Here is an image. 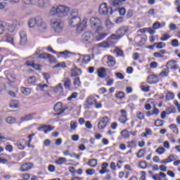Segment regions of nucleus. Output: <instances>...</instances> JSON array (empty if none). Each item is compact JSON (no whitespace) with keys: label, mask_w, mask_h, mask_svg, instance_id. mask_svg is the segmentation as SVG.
<instances>
[{"label":"nucleus","mask_w":180,"mask_h":180,"mask_svg":"<svg viewBox=\"0 0 180 180\" xmlns=\"http://www.w3.org/2000/svg\"><path fill=\"white\" fill-rule=\"evenodd\" d=\"M146 82H148V84H150V85L157 84V82H158V77L157 76V75H150L147 77Z\"/></svg>","instance_id":"dca6fc26"},{"label":"nucleus","mask_w":180,"mask_h":180,"mask_svg":"<svg viewBox=\"0 0 180 180\" xmlns=\"http://www.w3.org/2000/svg\"><path fill=\"white\" fill-rule=\"evenodd\" d=\"M110 122V119L108 117L105 116L101 117L98 123V129H99V130H103Z\"/></svg>","instance_id":"1a4fd4ad"},{"label":"nucleus","mask_w":180,"mask_h":180,"mask_svg":"<svg viewBox=\"0 0 180 180\" xmlns=\"http://www.w3.org/2000/svg\"><path fill=\"white\" fill-rule=\"evenodd\" d=\"M140 88L143 92H148L150 91V86L143 82L140 84Z\"/></svg>","instance_id":"72a5a7b5"},{"label":"nucleus","mask_w":180,"mask_h":180,"mask_svg":"<svg viewBox=\"0 0 180 180\" xmlns=\"http://www.w3.org/2000/svg\"><path fill=\"white\" fill-rule=\"evenodd\" d=\"M154 46H155L156 49H165L166 45H165V43L164 42H158V43L155 42L154 44Z\"/></svg>","instance_id":"49530a36"},{"label":"nucleus","mask_w":180,"mask_h":180,"mask_svg":"<svg viewBox=\"0 0 180 180\" xmlns=\"http://www.w3.org/2000/svg\"><path fill=\"white\" fill-rule=\"evenodd\" d=\"M9 33L11 32H8L6 34V41L13 47H16V41H15V37H13V35L9 34Z\"/></svg>","instance_id":"ddd939ff"},{"label":"nucleus","mask_w":180,"mask_h":180,"mask_svg":"<svg viewBox=\"0 0 180 180\" xmlns=\"http://www.w3.org/2000/svg\"><path fill=\"white\" fill-rule=\"evenodd\" d=\"M155 152L159 154V155H161L165 153V148L162 147H160L158 149H156Z\"/></svg>","instance_id":"bf43d9fd"},{"label":"nucleus","mask_w":180,"mask_h":180,"mask_svg":"<svg viewBox=\"0 0 180 180\" xmlns=\"http://www.w3.org/2000/svg\"><path fill=\"white\" fill-rule=\"evenodd\" d=\"M98 47L102 49H109L111 46H113L112 41H105L98 44Z\"/></svg>","instance_id":"393cba45"},{"label":"nucleus","mask_w":180,"mask_h":180,"mask_svg":"<svg viewBox=\"0 0 180 180\" xmlns=\"http://www.w3.org/2000/svg\"><path fill=\"white\" fill-rule=\"evenodd\" d=\"M27 67H32L35 70H41V66L38 64H34V57H29L27 61L25 63Z\"/></svg>","instance_id":"9b49d317"},{"label":"nucleus","mask_w":180,"mask_h":180,"mask_svg":"<svg viewBox=\"0 0 180 180\" xmlns=\"http://www.w3.org/2000/svg\"><path fill=\"white\" fill-rule=\"evenodd\" d=\"M53 110H55V112H59V113H58V115H63V113H64L65 110L63 109V103H57L54 108Z\"/></svg>","instance_id":"5701e85b"},{"label":"nucleus","mask_w":180,"mask_h":180,"mask_svg":"<svg viewBox=\"0 0 180 180\" xmlns=\"http://www.w3.org/2000/svg\"><path fill=\"white\" fill-rule=\"evenodd\" d=\"M169 74V70L167 69L166 70H163L162 72L160 73V77H168Z\"/></svg>","instance_id":"338daca9"},{"label":"nucleus","mask_w":180,"mask_h":180,"mask_svg":"<svg viewBox=\"0 0 180 180\" xmlns=\"http://www.w3.org/2000/svg\"><path fill=\"white\" fill-rule=\"evenodd\" d=\"M121 136L124 137V139H129L130 137V134L128 132L127 130H123L121 132Z\"/></svg>","instance_id":"6e6d98bb"},{"label":"nucleus","mask_w":180,"mask_h":180,"mask_svg":"<svg viewBox=\"0 0 180 180\" xmlns=\"http://www.w3.org/2000/svg\"><path fill=\"white\" fill-rule=\"evenodd\" d=\"M107 57V60H106V65L107 67H115V65H116V59L110 56V55H108L106 56Z\"/></svg>","instance_id":"4468645a"},{"label":"nucleus","mask_w":180,"mask_h":180,"mask_svg":"<svg viewBox=\"0 0 180 180\" xmlns=\"http://www.w3.org/2000/svg\"><path fill=\"white\" fill-rule=\"evenodd\" d=\"M79 72H81V69L76 68L72 70L71 75L72 77H77V75H79Z\"/></svg>","instance_id":"37998d69"},{"label":"nucleus","mask_w":180,"mask_h":180,"mask_svg":"<svg viewBox=\"0 0 180 180\" xmlns=\"http://www.w3.org/2000/svg\"><path fill=\"white\" fill-rule=\"evenodd\" d=\"M64 86L65 89H70V88H71V80L70 79H66L65 80Z\"/></svg>","instance_id":"a18cd8bd"},{"label":"nucleus","mask_w":180,"mask_h":180,"mask_svg":"<svg viewBox=\"0 0 180 180\" xmlns=\"http://www.w3.org/2000/svg\"><path fill=\"white\" fill-rule=\"evenodd\" d=\"M7 78L10 82H15V81L16 80V77H15V75H8L7 76Z\"/></svg>","instance_id":"0e129e2a"},{"label":"nucleus","mask_w":180,"mask_h":180,"mask_svg":"<svg viewBox=\"0 0 180 180\" xmlns=\"http://www.w3.org/2000/svg\"><path fill=\"white\" fill-rule=\"evenodd\" d=\"M145 154H146V150L140 149L138 151V153H136V157H138V158H141L144 157Z\"/></svg>","instance_id":"09e8293b"},{"label":"nucleus","mask_w":180,"mask_h":180,"mask_svg":"<svg viewBox=\"0 0 180 180\" xmlns=\"http://www.w3.org/2000/svg\"><path fill=\"white\" fill-rule=\"evenodd\" d=\"M51 25L56 33H61L63 29H64V22L61 20H52Z\"/></svg>","instance_id":"0eeeda50"},{"label":"nucleus","mask_w":180,"mask_h":180,"mask_svg":"<svg viewBox=\"0 0 180 180\" xmlns=\"http://www.w3.org/2000/svg\"><path fill=\"white\" fill-rule=\"evenodd\" d=\"M37 130H39V131H41V130H43L44 133L47 134L49 131L54 130V127H51L50 125H42L41 127L37 128Z\"/></svg>","instance_id":"f3484780"},{"label":"nucleus","mask_w":180,"mask_h":180,"mask_svg":"<svg viewBox=\"0 0 180 180\" xmlns=\"http://www.w3.org/2000/svg\"><path fill=\"white\" fill-rule=\"evenodd\" d=\"M32 168H33V164H32V163H25V164H23L20 167V171L21 172H26L32 169Z\"/></svg>","instance_id":"6ab92c4d"},{"label":"nucleus","mask_w":180,"mask_h":180,"mask_svg":"<svg viewBox=\"0 0 180 180\" xmlns=\"http://www.w3.org/2000/svg\"><path fill=\"white\" fill-rule=\"evenodd\" d=\"M174 96H175V95L174 94V93L168 91L166 94V100L172 101V99H174Z\"/></svg>","instance_id":"8fccbe9b"},{"label":"nucleus","mask_w":180,"mask_h":180,"mask_svg":"<svg viewBox=\"0 0 180 180\" xmlns=\"http://www.w3.org/2000/svg\"><path fill=\"white\" fill-rule=\"evenodd\" d=\"M117 53V56H123V51L119 48H116L114 51Z\"/></svg>","instance_id":"774afa93"},{"label":"nucleus","mask_w":180,"mask_h":180,"mask_svg":"<svg viewBox=\"0 0 180 180\" xmlns=\"http://www.w3.org/2000/svg\"><path fill=\"white\" fill-rule=\"evenodd\" d=\"M73 85L75 88H79V86H81V80L79 79V77H75L74 79Z\"/></svg>","instance_id":"a19ab883"},{"label":"nucleus","mask_w":180,"mask_h":180,"mask_svg":"<svg viewBox=\"0 0 180 180\" xmlns=\"http://www.w3.org/2000/svg\"><path fill=\"white\" fill-rule=\"evenodd\" d=\"M24 5H34V1L33 0H22Z\"/></svg>","instance_id":"69168bd1"},{"label":"nucleus","mask_w":180,"mask_h":180,"mask_svg":"<svg viewBox=\"0 0 180 180\" xmlns=\"http://www.w3.org/2000/svg\"><path fill=\"white\" fill-rule=\"evenodd\" d=\"M165 53H167V51L164 49L160 50L159 52H155L153 57H155V58H162L164 57L163 54H165Z\"/></svg>","instance_id":"cd10ccee"},{"label":"nucleus","mask_w":180,"mask_h":180,"mask_svg":"<svg viewBox=\"0 0 180 180\" xmlns=\"http://www.w3.org/2000/svg\"><path fill=\"white\" fill-rule=\"evenodd\" d=\"M115 96L118 99H123V98H124V93L122 91H118L116 93Z\"/></svg>","instance_id":"13d9d810"},{"label":"nucleus","mask_w":180,"mask_h":180,"mask_svg":"<svg viewBox=\"0 0 180 180\" xmlns=\"http://www.w3.org/2000/svg\"><path fill=\"white\" fill-rule=\"evenodd\" d=\"M97 75L99 78H105L106 77V68H99L97 70Z\"/></svg>","instance_id":"a878e982"},{"label":"nucleus","mask_w":180,"mask_h":180,"mask_svg":"<svg viewBox=\"0 0 180 180\" xmlns=\"http://www.w3.org/2000/svg\"><path fill=\"white\" fill-rule=\"evenodd\" d=\"M89 25L91 29L95 30V33L103 32V27L101 25L102 21L98 17H91L89 20Z\"/></svg>","instance_id":"20e7f679"},{"label":"nucleus","mask_w":180,"mask_h":180,"mask_svg":"<svg viewBox=\"0 0 180 180\" xmlns=\"http://www.w3.org/2000/svg\"><path fill=\"white\" fill-rule=\"evenodd\" d=\"M169 129H171L172 131L174 134H179V130L178 129V126H176V124H172L169 126Z\"/></svg>","instance_id":"473e14b6"},{"label":"nucleus","mask_w":180,"mask_h":180,"mask_svg":"<svg viewBox=\"0 0 180 180\" xmlns=\"http://www.w3.org/2000/svg\"><path fill=\"white\" fill-rule=\"evenodd\" d=\"M82 40L87 44L95 43V33L91 31L85 32L82 36Z\"/></svg>","instance_id":"39448f33"},{"label":"nucleus","mask_w":180,"mask_h":180,"mask_svg":"<svg viewBox=\"0 0 180 180\" xmlns=\"http://www.w3.org/2000/svg\"><path fill=\"white\" fill-rule=\"evenodd\" d=\"M166 178H167V174H165L162 172H159V174H156L153 176V179L154 180H168Z\"/></svg>","instance_id":"aec40b11"},{"label":"nucleus","mask_w":180,"mask_h":180,"mask_svg":"<svg viewBox=\"0 0 180 180\" xmlns=\"http://www.w3.org/2000/svg\"><path fill=\"white\" fill-rule=\"evenodd\" d=\"M9 106L11 109H17L19 106V102L18 101L13 100L10 102Z\"/></svg>","instance_id":"58836bf2"},{"label":"nucleus","mask_w":180,"mask_h":180,"mask_svg":"<svg viewBox=\"0 0 180 180\" xmlns=\"http://www.w3.org/2000/svg\"><path fill=\"white\" fill-rule=\"evenodd\" d=\"M77 127H78V122H77V121H71L70 122L71 130H77Z\"/></svg>","instance_id":"3c124183"},{"label":"nucleus","mask_w":180,"mask_h":180,"mask_svg":"<svg viewBox=\"0 0 180 180\" xmlns=\"http://www.w3.org/2000/svg\"><path fill=\"white\" fill-rule=\"evenodd\" d=\"M164 26H165V22H155L153 25V27L155 30H157L158 29H161V27H164Z\"/></svg>","instance_id":"f704fd0d"},{"label":"nucleus","mask_w":180,"mask_h":180,"mask_svg":"<svg viewBox=\"0 0 180 180\" xmlns=\"http://www.w3.org/2000/svg\"><path fill=\"white\" fill-rule=\"evenodd\" d=\"M27 43V34H26V31H20V46H25Z\"/></svg>","instance_id":"f8f14e48"},{"label":"nucleus","mask_w":180,"mask_h":180,"mask_svg":"<svg viewBox=\"0 0 180 180\" xmlns=\"http://www.w3.org/2000/svg\"><path fill=\"white\" fill-rule=\"evenodd\" d=\"M34 136V134H32L31 135L28 136L29 141L28 142L26 140L22 139L20 140L17 143V147L19 150H25V146L30 148V143H32V137Z\"/></svg>","instance_id":"6e6552de"},{"label":"nucleus","mask_w":180,"mask_h":180,"mask_svg":"<svg viewBox=\"0 0 180 180\" xmlns=\"http://www.w3.org/2000/svg\"><path fill=\"white\" fill-rule=\"evenodd\" d=\"M78 98V93L73 92L68 98V101H72V99H77Z\"/></svg>","instance_id":"603ef678"},{"label":"nucleus","mask_w":180,"mask_h":180,"mask_svg":"<svg viewBox=\"0 0 180 180\" xmlns=\"http://www.w3.org/2000/svg\"><path fill=\"white\" fill-rule=\"evenodd\" d=\"M128 32H130V27H122L119 28L118 30H117V35L112 34L110 37V39L111 40H116L120 39L121 37H122V36H124L126 33H128Z\"/></svg>","instance_id":"423d86ee"},{"label":"nucleus","mask_w":180,"mask_h":180,"mask_svg":"<svg viewBox=\"0 0 180 180\" xmlns=\"http://www.w3.org/2000/svg\"><path fill=\"white\" fill-rule=\"evenodd\" d=\"M175 160H176L175 155L172 154L169 155L166 159L161 160L160 164H169V162H172V161H175Z\"/></svg>","instance_id":"4be33fe9"},{"label":"nucleus","mask_w":180,"mask_h":180,"mask_svg":"<svg viewBox=\"0 0 180 180\" xmlns=\"http://www.w3.org/2000/svg\"><path fill=\"white\" fill-rule=\"evenodd\" d=\"M109 164L108 162H103L101 165V169L99 171V174L103 175L105 174H108L109 170L108 169Z\"/></svg>","instance_id":"b1692460"},{"label":"nucleus","mask_w":180,"mask_h":180,"mask_svg":"<svg viewBox=\"0 0 180 180\" xmlns=\"http://www.w3.org/2000/svg\"><path fill=\"white\" fill-rule=\"evenodd\" d=\"M137 146V144L136 143V140H132L129 142H128V148H136V147Z\"/></svg>","instance_id":"c03bdc74"},{"label":"nucleus","mask_w":180,"mask_h":180,"mask_svg":"<svg viewBox=\"0 0 180 180\" xmlns=\"http://www.w3.org/2000/svg\"><path fill=\"white\" fill-rule=\"evenodd\" d=\"M164 125V122H162V120H157L156 121H155V126L156 127H160L161 126Z\"/></svg>","instance_id":"e2e57ef3"},{"label":"nucleus","mask_w":180,"mask_h":180,"mask_svg":"<svg viewBox=\"0 0 180 180\" xmlns=\"http://www.w3.org/2000/svg\"><path fill=\"white\" fill-rule=\"evenodd\" d=\"M169 39H171V36L168 34H165L160 38L161 41H167Z\"/></svg>","instance_id":"4d7b16f0"},{"label":"nucleus","mask_w":180,"mask_h":180,"mask_svg":"<svg viewBox=\"0 0 180 180\" xmlns=\"http://www.w3.org/2000/svg\"><path fill=\"white\" fill-rule=\"evenodd\" d=\"M33 119V114L27 115L21 117L20 123H23V122H29Z\"/></svg>","instance_id":"c756f323"},{"label":"nucleus","mask_w":180,"mask_h":180,"mask_svg":"<svg viewBox=\"0 0 180 180\" xmlns=\"http://www.w3.org/2000/svg\"><path fill=\"white\" fill-rule=\"evenodd\" d=\"M105 26L107 29H112V27H113V23L110 22V20H106Z\"/></svg>","instance_id":"680f3d73"},{"label":"nucleus","mask_w":180,"mask_h":180,"mask_svg":"<svg viewBox=\"0 0 180 180\" xmlns=\"http://www.w3.org/2000/svg\"><path fill=\"white\" fill-rule=\"evenodd\" d=\"M58 15V7H52L49 11V16H56Z\"/></svg>","instance_id":"c9c22d12"},{"label":"nucleus","mask_w":180,"mask_h":180,"mask_svg":"<svg viewBox=\"0 0 180 180\" xmlns=\"http://www.w3.org/2000/svg\"><path fill=\"white\" fill-rule=\"evenodd\" d=\"M67 163V158H59L55 160V164L56 165H64Z\"/></svg>","instance_id":"c85d7f7f"},{"label":"nucleus","mask_w":180,"mask_h":180,"mask_svg":"<svg viewBox=\"0 0 180 180\" xmlns=\"http://www.w3.org/2000/svg\"><path fill=\"white\" fill-rule=\"evenodd\" d=\"M143 137H147V136H151L153 134V131L150 129L146 128L145 132L143 133Z\"/></svg>","instance_id":"864d4df0"},{"label":"nucleus","mask_w":180,"mask_h":180,"mask_svg":"<svg viewBox=\"0 0 180 180\" xmlns=\"http://www.w3.org/2000/svg\"><path fill=\"white\" fill-rule=\"evenodd\" d=\"M69 25L70 27H76L77 32H82L88 26V19L84 18L81 22V18L78 16H75L70 19Z\"/></svg>","instance_id":"f257e3e1"},{"label":"nucleus","mask_w":180,"mask_h":180,"mask_svg":"<svg viewBox=\"0 0 180 180\" xmlns=\"http://www.w3.org/2000/svg\"><path fill=\"white\" fill-rule=\"evenodd\" d=\"M96 98H99V96H90L86 98V103L90 106L92 105H96Z\"/></svg>","instance_id":"a211bd4d"},{"label":"nucleus","mask_w":180,"mask_h":180,"mask_svg":"<svg viewBox=\"0 0 180 180\" xmlns=\"http://www.w3.org/2000/svg\"><path fill=\"white\" fill-rule=\"evenodd\" d=\"M108 2L112 6H119L120 5V0H108Z\"/></svg>","instance_id":"de8ad7c7"},{"label":"nucleus","mask_w":180,"mask_h":180,"mask_svg":"<svg viewBox=\"0 0 180 180\" xmlns=\"http://www.w3.org/2000/svg\"><path fill=\"white\" fill-rule=\"evenodd\" d=\"M6 122L8 124H13V123H16V118H15L13 117H8L6 119Z\"/></svg>","instance_id":"79ce46f5"},{"label":"nucleus","mask_w":180,"mask_h":180,"mask_svg":"<svg viewBox=\"0 0 180 180\" xmlns=\"http://www.w3.org/2000/svg\"><path fill=\"white\" fill-rule=\"evenodd\" d=\"M88 165H89V167H91L92 168H95V167L98 165V160H96V159H91L89 160Z\"/></svg>","instance_id":"ea45409f"},{"label":"nucleus","mask_w":180,"mask_h":180,"mask_svg":"<svg viewBox=\"0 0 180 180\" xmlns=\"http://www.w3.org/2000/svg\"><path fill=\"white\" fill-rule=\"evenodd\" d=\"M20 91L25 96H29L30 94H32V90L30 88L21 87Z\"/></svg>","instance_id":"7c9ffc66"},{"label":"nucleus","mask_w":180,"mask_h":180,"mask_svg":"<svg viewBox=\"0 0 180 180\" xmlns=\"http://www.w3.org/2000/svg\"><path fill=\"white\" fill-rule=\"evenodd\" d=\"M53 91L55 92H59L60 94H62L63 91H64V89L63 88V84L61 83H59L58 86L53 88Z\"/></svg>","instance_id":"e433bc0d"},{"label":"nucleus","mask_w":180,"mask_h":180,"mask_svg":"<svg viewBox=\"0 0 180 180\" xmlns=\"http://www.w3.org/2000/svg\"><path fill=\"white\" fill-rule=\"evenodd\" d=\"M49 4V0H38V6L40 8H44L47 6Z\"/></svg>","instance_id":"4c0bfd02"},{"label":"nucleus","mask_w":180,"mask_h":180,"mask_svg":"<svg viewBox=\"0 0 180 180\" xmlns=\"http://www.w3.org/2000/svg\"><path fill=\"white\" fill-rule=\"evenodd\" d=\"M59 54H61L62 56H63V58L67 60V58H70V57H71V56H72V54H74V53L70 52V51L66 50V51H63V52H59Z\"/></svg>","instance_id":"2f4dec72"},{"label":"nucleus","mask_w":180,"mask_h":180,"mask_svg":"<svg viewBox=\"0 0 180 180\" xmlns=\"http://www.w3.org/2000/svg\"><path fill=\"white\" fill-rule=\"evenodd\" d=\"M97 34V35H95V41H101L108 36V33L106 32H98Z\"/></svg>","instance_id":"bb28decb"},{"label":"nucleus","mask_w":180,"mask_h":180,"mask_svg":"<svg viewBox=\"0 0 180 180\" xmlns=\"http://www.w3.org/2000/svg\"><path fill=\"white\" fill-rule=\"evenodd\" d=\"M69 12L70 8L65 6H58V15H59L60 18H64V16H67Z\"/></svg>","instance_id":"9d476101"},{"label":"nucleus","mask_w":180,"mask_h":180,"mask_svg":"<svg viewBox=\"0 0 180 180\" xmlns=\"http://www.w3.org/2000/svg\"><path fill=\"white\" fill-rule=\"evenodd\" d=\"M119 122H120V123H126V122H127V115H122L119 119Z\"/></svg>","instance_id":"5fc2aeb1"},{"label":"nucleus","mask_w":180,"mask_h":180,"mask_svg":"<svg viewBox=\"0 0 180 180\" xmlns=\"http://www.w3.org/2000/svg\"><path fill=\"white\" fill-rule=\"evenodd\" d=\"M167 68L169 70H178L179 68V65L176 64V62L174 60L168 61L166 65Z\"/></svg>","instance_id":"2eb2a0df"},{"label":"nucleus","mask_w":180,"mask_h":180,"mask_svg":"<svg viewBox=\"0 0 180 180\" xmlns=\"http://www.w3.org/2000/svg\"><path fill=\"white\" fill-rule=\"evenodd\" d=\"M15 30H16V24L0 21V34H4L5 32L15 33Z\"/></svg>","instance_id":"7ed1b4c3"},{"label":"nucleus","mask_w":180,"mask_h":180,"mask_svg":"<svg viewBox=\"0 0 180 180\" xmlns=\"http://www.w3.org/2000/svg\"><path fill=\"white\" fill-rule=\"evenodd\" d=\"M29 27H34L37 26V29L41 32V33H44L47 30V24L41 17H36L35 18H31L28 21Z\"/></svg>","instance_id":"f03ea898"},{"label":"nucleus","mask_w":180,"mask_h":180,"mask_svg":"<svg viewBox=\"0 0 180 180\" xmlns=\"http://www.w3.org/2000/svg\"><path fill=\"white\" fill-rule=\"evenodd\" d=\"M38 57L39 58H43L44 60H47V58L50 57V54L47 53H44L40 54Z\"/></svg>","instance_id":"052dcab7"},{"label":"nucleus","mask_w":180,"mask_h":180,"mask_svg":"<svg viewBox=\"0 0 180 180\" xmlns=\"http://www.w3.org/2000/svg\"><path fill=\"white\" fill-rule=\"evenodd\" d=\"M108 11L109 8H108V5L106 4H102L99 6V13H101V15H108Z\"/></svg>","instance_id":"412c9836"}]
</instances>
